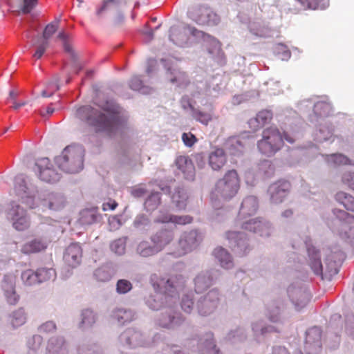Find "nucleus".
Returning a JSON list of instances; mask_svg holds the SVG:
<instances>
[{"label": "nucleus", "instance_id": "1", "mask_svg": "<svg viewBox=\"0 0 354 354\" xmlns=\"http://www.w3.org/2000/svg\"><path fill=\"white\" fill-rule=\"evenodd\" d=\"M100 106L104 113L90 105L80 106L75 109V117L96 132L111 136L122 135L130 128L129 113L115 101L107 100Z\"/></svg>", "mask_w": 354, "mask_h": 354}, {"label": "nucleus", "instance_id": "2", "mask_svg": "<svg viewBox=\"0 0 354 354\" xmlns=\"http://www.w3.org/2000/svg\"><path fill=\"white\" fill-rule=\"evenodd\" d=\"M156 274L151 277L154 292L145 297L146 306L152 310L171 307L178 299V290L184 286L185 279L181 274L170 277L166 281H155Z\"/></svg>", "mask_w": 354, "mask_h": 354}, {"label": "nucleus", "instance_id": "3", "mask_svg": "<svg viewBox=\"0 0 354 354\" xmlns=\"http://www.w3.org/2000/svg\"><path fill=\"white\" fill-rule=\"evenodd\" d=\"M185 33L180 34L182 38L176 37L177 29L175 27L170 28L169 39L176 45L179 46H185L187 44V39L185 36L187 30L197 42H203L207 48L209 55L218 62H222L223 53L221 50L220 42L214 37L204 32L202 30L196 29L190 25H186L184 28Z\"/></svg>", "mask_w": 354, "mask_h": 354}, {"label": "nucleus", "instance_id": "4", "mask_svg": "<svg viewBox=\"0 0 354 354\" xmlns=\"http://www.w3.org/2000/svg\"><path fill=\"white\" fill-rule=\"evenodd\" d=\"M240 187V181L236 170L227 171L222 178L217 180L210 194L213 207L220 209L223 203L232 199Z\"/></svg>", "mask_w": 354, "mask_h": 354}, {"label": "nucleus", "instance_id": "5", "mask_svg": "<svg viewBox=\"0 0 354 354\" xmlns=\"http://www.w3.org/2000/svg\"><path fill=\"white\" fill-rule=\"evenodd\" d=\"M307 251L309 257V265L316 275L323 276L324 274L326 277H330L338 273L344 258L342 252L339 251L328 254L324 261V265H323L320 259L319 252L314 246H308Z\"/></svg>", "mask_w": 354, "mask_h": 354}, {"label": "nucleus", "instance_id": "6", "mask_svg": "<svg viewBox=\"0 0 354 354\" xmlns=\"http://www.w3.org/2000/svg\"><path fill=\"white\" fill-rule=\"evenodd\" d=\"M283 139L292 144L295 138L285 132L283 136L276 127L265 129L262 132V138L257 143L259 153L266 157H272L281 150L283 145Z\"/></svg>", "mask_w": 354, "mask_h": 354}, {"label": "nucleus", "instance_id": "7", "mask_svg": "<svg viewBox=\"0 0 354 354\" xmlns=\"http://www.w3.org/2000/svg\"><path fill=\"white\" fill-rule=\"evenodd\" d=\"M84 150L80 145H69L55 159L56 165L66 173L75 174L84 167Z\"/></svg>", "mask_w": 354, "mask_h": 354}, {"label": "nucleus", "instance_id": "8", "mask_svg": "<svg viewBox=\"0 0 354 354\" xmlns=\"http://www.w3.org/2000/svg\"><path fill=\"white\" fill-rule=\"evenodd\" d=\"M155 340L136 328H127L118 337L119 346L133 349L153 346Z\"/></svg>", "mask_w": 354, "mask_h": 354}, {"label": "nucleus", "instance_id": "9", "mask_svg": "<svg viewBox=\"0 0 354 354\" xmlns=\"http://www.w3.org/2000/svg\"><path fill=\"white\" fill-rule=\"evenodd\" d=\"M334 220L330 225L331 230L343 239H354V215L335 208L333 209Z\"/></svg>", "mask_w": 354, "mask_h": 354}, {"label": "nucleus", "instance_id": "10", "mask_svg": "<svg viewBox=\"0 0 354 354\" xmlns=\"http://www.w3.org/2000/svg\"><path fill=\"white\" fill-rule=\"evenodd\" d=\"M221 297V292L217 288H213L200 296L195 305V310L198 315L206 317L214 314L220 305Z\"/></svg>", "mask_w": 354, "mask_h": 354}, {"label": "nucleus", "instance_id": "11", "mask_svg": "<svg viewBox=\"0 0 354 354\" xmlns=\"http://www.w3.org/2000/svg\"><path fill=\"white\" fill-rule=\"evenodd\" d=\"M15 190L17 195L21 197L30 208L37 206V199L40 192L36 185L23 174H19L15 177Z\"/></svg>", "mask_w": 354, "mask_h": 354}, {"label": "nucleus", "instance_id": "12", "mask_svg": "<svg viewBox=\"0 0 354 354\" xmlns=\"http://www.w3.org/2000/svg\"><path fill=\"white\" fill-rule=\"evenodd\" d=\"M185 322V317L178 310V301L174 303L173 306L167 307L155 318L156 325L168 330H176L180 327Z\"/></svg>", "mask_w": 354, "mask_h": 354}, {"label": "nucleus", "instance_id": "13", "mask_svg": "<svg viewBox=\"0 0 354 354\" xmlns=\"http://www.w3.org/2000/svg\"><path fill=\"white\" fill-rule=\"evenodd\" d=\"M6 219L12 223V227L18 231L27 229L30 219L26 210L19 203L12 201L5 209Z\"/></svg>", "mask_w": 354, "mask_h": 354}, {"label": "nucleus", "instance_id": "14", "mask_svg": "<svg viewBox=\"0 0 354 354\" xmlns=\"http://www.w3.org/2000/svg\"><path fill=\"white\" fill-rule=\"evenodd\" d=\"M226 239L232 250L239 257L248 255L253 248L245 232L229 231L226 233Z\"/></svg>", "mask_w": 354, "mask_h": 354}, {"label": "nucleus", "instance_id": "15", "mask_svg": "<svg viewBox=\"0 0 354 354\" xmlns=\"http://www.w3.org/2000/svg\"><path fill=\"white\" fill-rule=\"evenodd\" d=\"M288 295L297 310L304 308L310 301V292L301 282L290 284L287 290Z\"/></svg>", "mask_w": 354, "mask_h": 354}, {"label": "nucleus", "instance_id": "16", "mask_svg": "<svg viewBox=\"0 0 354 354\" xmlns=\"http://www.w3.org/2000/svg\"><path fill=\"white\" fill-rule=\"evenodd\" d=\"M221 276L217 269L203 270L198 273L193 279L194 290L196 294H201L213 286Z\"/></svg>", "mask_w": 354, "mask_h": 354}, {"label": "nucleus", "instance_id": "17", "mask_svg": "<svg viewBox=\"0 0 354 354\" xmlns=\"http://www.w3.org/2000/svg\"><path fill=\"white\" fill-rule=\"evenodd\" d=\"M188 17L198 25L215 26L220 21L219 16L207 6H199L188 12Z\"/></svg>", "mask_w": 354, "mask_h": 354}, {"label": "nucleus", "instance_id": "18", "mask_svg": "<svg viewBox=\"0 0 354 354\" xmlns=\"http://www.w3.org/2000/svg\"><path fill=\"white\" fill-rule=\"evenodd\" d=\"M313 105V115H310L312 122H317L319 118L328 116L332 112V106L325 100L315 101V99L302 100L299 104L301 111H305L306 108H311Z\"/></svg>", "mask_w": 354, "mask_h": 354}, {"label": "nucleus", "instance_id": "19", "mask_svg": "<svg viewBox=\"0 0 354 354\" xmlns=\"http://www.w3.org/2000/svg\"><path fill=\"white\" fill-rule=\"evenodd\" d=\"M241 227L242 229L261 237H269L274 230L271 223L262 217H257L243 222L241 224Z\"/></svg>", "mask_w": 354, "mask_h": 354}, {"label": "nucleus", "instance_id": "20", "mask_svg": "<svg viewBox=\"0 0 354 354\" xmlns=\"http://www.w3.org/2000/svg\"><path fill=\"white\" fill-rule=\"evenodd\" d=\"M34 170L41 180L48 183H57L61 178L60 174L53 169L48 158L37 159Z\"/></svg>", "mask_w": 354, "mask_h": 354}, {"label": "nucleus", "instance_id": "21", "mask_svg": "<svg viewBox=\"0 0 354 354\" xmlns=\"http://www.w3.org/2000/svg\"><path fill=\"white\" fill-rule=\"evenodd\" d=\"M192 351L200 354H222L216 346L214 333L211 331L200 335L197 341V346L192 348Z\"/></svg>", "mask_w": 354, "mask_h": 354}, {"label": "nucleus", "instance_id": "22", "mask_svg": "<svg viewBox=\"0 0 354 354\" xmlns=\"http://www.w3.org/2000/svg\"><path fill=\"white\" fill-rule=\"evenodd\" d=\"M322 331L315 326L306 332L304 348L306 354H318L322 349Z\"/></svg>", "mask_w": 354, "mask_h": 354}, {"label": "nucleus", "instance_id": "23", "mask_svg": "<svg viewBox=\"0 0 354 354\" xmlns=\"http://www.w3.org/2000/svg\"><path fill=\"white\" fill-rule=\"evenodd\" d=\"M290 189V183L284 180L271 184L268 189L270 201L272 204L281 203L288 196Z\"/></svg>", "mask_w": 354, "mask_h": 354}, {"label": "nucleus", "instance_id": "24", "mask_svg": "<svg viewBox=\"0 0 354 354\" xmlns=\"http://www.w3.org/2000/svg\"><path fill=\"white\" fill-rule=\"evenodd\" d=\"M202 240V234L198 230H193L183 232L179 239L178 244L183 253L186 254L197 248Z\"/></svg>", "mask_w": 354, "mask_h": 354}, {"label": "nucleus", "instance_id": "25", "mask_svg": "<svg viewBox=\"0 0 354 354\" xmlns=\"http://www.w3.org/2000/svg\"><path fill=\"white\" fill-rule=\"evenodd\" d=\"M39 201L44 207L54 211L62 209L66 204L64 195L57 192H41L37 202Z\"/></svg>", "mask_w": 354, "mask_h": 354}, {"label": "nucleus", "instance_id": "26", "mask_svg": "<svg viewBox=\"0 0 354 354\" xmlns=\"http://www.w3.org/2000/svg\"><path fill=\"white\" fill-rule=\"evenodd\" d=\"M161 62L167 71L168 78L171 83L177 86H185L189 83V78L185 72L171 66L170 59H161Z\"/></svg>", "mask_w": 354, "mask_h": 354}, {"label": "nucleus", "instance_id": "27", "mask_svg": "<svg viewBox=\"0 0 354 354\" xmlns=\"http://www.w3.org/2000/svg\"><path fill=\"white\" fill-rule=\"evenodd\" d=\"M1 290L7 303L10 305H16L19 299V295L16 292L15 280L14 277L6 276L1 282Z\"/></svg>", "mask_w": 354, "mask_h": 354}, {"label": "nucleus", "instance_id": "28", "mask_svg": "<svg viewBox=\"0 0 354 354\" xmlns=\"http://www.w3.org/2000/svg\"><path fill=\"white\" fill-rule=\"evenodd\" d=\"M259 209V200L255 196L250 195L245 197L239 208V219L244 218L255 214Z\"/></svg>", "mask_w": 354, "mask_h": 354}, {"label": "nucleus", "instance_id": "29", "mask_svg": "<svg viewBox=\"0 0 354 354\" xmlns=\"http://www.w3.org/2000/svg\"><path fill=\"white\" fill-rule=\"evenodd\" d=\"M82 250L77 243L68 245L64 254V261L70 267L75 268L81 262Z\"/></svg>", "mask_w": 354, "mask_h": 354}, {"label": "nucleus", "instance_id": "30", "mask_svg": "<svg viewBox=\"0 0 354 354\" xmlns=\"http://www.w3.org/2000/svg\"><path fill=\"white\" fill-rule=\"evenodd\" d=\"M135 316L133 310L124 308H115L109 313V318L121 326L132 322Z\"/></svg>", "mask_w": 354, "mask_h": 354}, {"label": "nucleus", "instance_id": "31", "mask_svg": "<svg viewBox=\"0 0 354 354\" xmlns=\"http://www.w3.org/2000/svg\"><path fill=\"white\" fill-rule=\"evenodd\" d=\"M174 237V234L172 230L162 228L153 234L150 239L160 252L173 241Z\"/></svg>", "mask_w": 354, "mask_h": 354}, {"label": "nucleus", "instance_id": "32", "mask_svg": "<svg viewBox=\"0 0 354 354\" xmlns=\"http://www.w3.org/2000/svg\"><path fill=\"white\" fill-rule=\"evenodd\" d=\"M250 32L257 37H268L272 34V30L269 25L261 19L250 21L248 25Z\"/></svg>", "mask_w": 354, "mask_h": 354}, {"label": "nucleus", "instance_id": "33", "mask_svg": "<svg viewBox=\"0 0 354 354\" xmlns=\"http://www.w3.org/2000/svg\"><path fill=\"white\" fill-rule=\"evenodd\" d=\"M47 354H69L68 346L63 337H52L48 339Z\"/></svg>", "mask_w": 354, "mask_h": 354}, {"label": "nucleus", "instance_id": "34", "mask_svg": "<svg viewBox=\"0 0 354 354\" xmlns=\"http://www.w3.org/2000/svg\"><path fill=\"white\" fill-rule=\"evenodd\" d=\"M178 169L183 177L188 180H193L195 176V169L193 162L186 156H179L176 160Z\"/></svg>", "mask_w": 354, "mask_h": 354}, {"label": "nucleus", "instance_id": "35", "mask_svg": "<svg viewBox=\"0 0 354 354\" xmlns=\"http://www.w3.org/2000/svg\"><path fill=\"white\" fill-rule=\"evenodd\" d=\"M101 218L97 207L86 208L80 212L78 223L82 226H88L99 223Z\"/></svg>", "mask_w": 354, "mask_h": 354}, {"label": "nucleus", "instance_id": "36", "mask_svg": "<svg viewBox=\"0 0 354 354\" xmlns=\"http://www.w3.org/2000/svg\"><path fill=\"white\" fill-rule=\"evenodd\" d=\"M98 316L91 308H85L81 311L80 321L78 324L80 329L85 330L92 328L96 324Z\"/></svg>", "mask_w": 354, "mask_h": 354}, {"label": "nucleus", "instance_id": "37", "mask_svg": "<svg viewBox=\"0 0 354 354\" xmlns=\"http://www.w3.org/2000/svg\"><path fill=\"white\" fill-rule=\"evenodd\" d=\"M225 149L230 156H240L245 151V143L239 137H230L225 142Z\"/></svg>", "mask_w": 354, "mask_h": 354}, {"label": "nucleus", "instance_id": "38", "mask_svg": "<svg viewBox=\"0 0 354 354\" xmlns=\"http://www.w3.org/2000/svg\"><path fill=\"white\" fill-rule=\"evenodd\" d=\"M209 165L214 171L220 170L226 162L225 151L221 148H216L208 156Z\"/></svg>", "mask_w": 354, "mask_h": 354}, {"label": "nucleus", "instance_id": "39", "mask_svg": "<svg viewBox=\"0 0 354 354\" xmlns=\"http://www.w3.org/2000/svg\"><path fill=\"white\" fill-rule=\"evenodd\" d=\"M213 255L223 268L229 270L234 267L232 257L226 249L217 247L213 251Z\"/></svg>", "mask_w": 354, "mask_h": 354}, {"label": "nucleus", "instance_id": "40", "mask_svg": "<svg viewBox=\"0 0 354 354\" xmlns=\"http://www.w3.org/2000/svg\"><path fill=\"white\" fill-rule=\"evenodd\" d=\"M115 274V270L111 263H107L97 268L93 276L95 279L100 282H107L111 279Z\"/></svg>", "mask_w": 354, "mask_h": 354}, {"label": "nucleus", "instance_id": "41", "mask_svg": "<svg viewBox=\"0 0 354 354\" xmlns=\"http://www.w3.org/2000/svg\"><path fill=\"white\" fill-rule=\"evenodd\" d=\"M325 161L330 167H337L339 165H354V162L347 156L342 153H331L323 155Z\"/></svg>", "mask_w": 354, "mask_h": 354}, {"label": "nucleus", "instance_id": "42", "mask_svg": "<svg viewBox=\"0 0 354 354\" xmlns=\"http://www.w3.org/2000/svg\"><path fill=\"white\" fill-rule=\"evenodd\" d=\"M282 304L278 301L270 304L267 309V317L273 323H281L282 318Z\"/></svg>", "mask_w": 354, "mask_h": 354}, {"label": "nucleus", "instance_id": "43", "mask_svg": "<svg viewBox=\"0 0 354 354\" xmlns=\"http://www.w3.org/2000/svg\"><path fill=\"white\" fill-rule=\"evenodd\" d=\"M136 252L140 257L146 258L152 257L160 252V251L153 243L142 241L137 245Z\"/></svg>", "mask_w": 354, "mask_h": 354}, {"label": "nucleus", "instance_id": "44", "mask_svg": "<svg viewBox=\"0 0 354 354\" xmlns=\"http://www.w3.org/2000/svg\"><path fill=\"white\" fill-rule=\"evenodd\" d=\"M27 317L23 308H19L9 315L8 321L13 328H17L26 322Z\"/></svg>", "mask_w": 354, "mask_h": 354}, {"label": "nucleus", "instance_id": "45", "mask_svg": "<svg viewBox=\"0 0 354 354\" xmlns=\"http://www.w3.org/2000/svg\"><path fill=\"white\" fill-rule=\"evenodd\" d=\"M188 104L192 111V116L195 120L206 126L212 121L213 117L212 111H203L200 109L194 108L189 103H188Z\"/></svg>", "mask_w": 354, "mask_h": 354}, {"label": "nucleus", "instance_id": "46", "mask_svg": "<svg viewBox=\"0 0 354 354\" xmlns=\"http://www.w3.org/2000/svg\"><path fill=\"white\" fill-rule=\"evenodd\" d=\"M335 201L343 205L347 211L354 212V196L343 191L337 192L335 195Z\"/></svg>", "mask_w": 354, "mask_h": 354}, {"label": "nucleus", "instance_id": "47", "mask_svg": "<svg viewBox=\"0 0 354 354\" xmlns=\"http://www.w3.org/2000/svg\"><path fill=\"white\" fill-rule=\"evenodd\" d=\"M257 172L262 178H270L274 173V166L271 160H263L258 164Z\"/></svg>", "mask_w": 354, "mask_h": 354}, {"label": "nucleus", "instance_id": "48", "mask_svg": "<svg viewBox=\"0 0 354 354\" xmlns=\"http://www.w3.org/2000/svg\"><path fill=\"white\" fill-rule=\"evenodd\" d=\"M188 196L184 188L178 187L172 195V202L178 209H184L187 205Z\"/></svg>", "mask_w": 354, "mask_h": 354}, {"label": "nucleus", "instance_id": "49", "mask_svg": "<svg viewBox=\"0 0 354 354\" xmlns=\"http://www.w3.org/2000/svg\"><path fill=\"white\" fill-rule=\"evenodd\" d=\"M334 128L331 126L320 125L315 134V140L319 142L330 140L333 142Z\"/></svg>", "mask_w": 354, "mask_h": 354}, {"label": "nucleus", "instance_id": "50", "mask_svg": "<svg viewBox=\"0 0 354 354\" xmlns=\"http://www.w3.org/2000/svg\"><path fill=\"white\" fill-rule=\"evenodd\" d=\"M43 337L39 335H33L26 341L28 354H38L41 349Z\"/></svg>", "mask_w": 354, "mask_h": 354}, {"label": "nucleus", "instance_id": "51", "mask_svg": "<svg viewBox=\"0 0 354 354\" xmlns=\"http://www.w3.org/2000/svg\"><path fill=\"white\" fill-rule=\"evenodd\" d=\"M75 354H104L102 348L93 343H82L76 348Z\"/></svg>", "mask_w": 354, "mask_h": 354}, {"label": "nucleus", "instance_id": "52", "mask_svg": "<svg viewBox=\"0 0 354 354\" xmlns=\"http://www.w3.org/2000/svg\"><path fill=\"white\" fill-rule=\"evenodd\" d=\"M39 283L50 280H55L57 276L55 270L53 268L41 267L36 270Z\"/></svg>", "mask_w": 354, "mask_h": 354}, {"label": "nucleus", "instance_id": "53", "mask_svg": "<svg viewBox=\"0 0 354 354\" xmlns=\"http://www.w3.org/2000/svg\"><path fill=\"white\" fill-rule=\"evenodd\" d=\"M151 225L150 218L143 214H138L133 222V226L138 231L145 232L147 231Z\"/></svg>", "mask_w": 354, "mask_h": 354}, {"label": "nucleus", "instance_id": "54", "mask_svg": "<svg viewBox=\"0 0 354 354\" xmlns=\"http://www.w3.org/2000/svg\"><path fill=\"white\" fill-rule=\"evenodd\" d=\"M195 305L194 295L192 292H189L183 295L180 301V307L185 313H192L195 309Z\"/></svg>", "mask_w": 354, "mask_h": 354}, {"label": "nucleus", "instance_id": "55", "mask_svg": "<svg viewBox=\"0 0 354 354\" xmlns=\"http://www.w3.org/2000/svg\"><path fill=\"white\" fill-rule=\"evenodd\" d=\"M227 338L234 343L243 342L248 338L247 330L243 327H236L227 333Z\"/></svg>", "mask_w": 354, "mask_h": 354}, {"label": "nucleus", "instance_id": "56", "mask_svg": "<svg viewBox=\"0 0 354 354\" xmlns=\"http://www.w3.org/2000/svg\"><path fill=\"white\" fill-rule=\"evenodd\" d=\"M129 84L132 90L137 91L142 94H149L152 91L150 86L144 85L142 80L137 75L133 76L131 78Z\"/></svg>", "mask_w": 354, "mask_h": 354}, {"label": "nucleus", "instance_id": "57", "mask_svg": "<svg viewBox=\"0 0 354 354\" xmlns=\"http://www.w3.org/2000/svg\"><path fill=\"white\" fill-rule=\"evenodd\" d=\"M46 248V245L45 243L40 240L35 239L25 243L21 248V252L24 254L35 253L40 252Z\"/></svg>", "mask_w": 354, "mask_h": 354}, {"label": "nucleus", "instance_id": "58", "mask_svg": "<svg viewBox=\"0 0 354 354\" xmlns=\"http://www.w3.org/2000/svg\"><path fill=\"white\" fill-rule=\"evenodd\" d=\"M127 237H121L112 241L110 244V249L116 255L124 254L127 245Z\"/></svg>", "mask_w": 354, "mask_h": 354}, {"label": "nucleus", "instance_id": "59", "mask_svg": "<svg viewBox=\"0 0 354 354\" xmlns=\"http://www.w3.org/2000/svg\"><path fill=\"white\" fill-rule=\"evenodd\" d=\"M160 203V194L159 192L151 193L145 202V208L147 212L154 211Z\"/></svg>", "mask_w": 354, "mask_h": 354}, {"label": "nucleus", "instance_id": "60", "mask_svg": "<svg viewBox=\"0 0 354 354\" xmlns=\"http://www.w3.org/2000/svg\"><path fill=\"white\" fill-rule=\"evenodd\" d=\"M21 279L26 286H31L39 283L36 271L31 269L23 271L21 274Z\"/></svg>", "mask_w": 354, "mask_h": 354}, {"label": "nucleus", "instance_id": "61", "mask_svg": "<svg viewBox=\"0 0 354 354\" xmlns=\"http://www.w3.org/2000/svg\"><path fill=\"white\" fill-rule=\"evenodd\" d=\"M274 53L281 60H288L291 54L288 47L281 43L277 44L274 46Z\"/></svg>", "mask_w": 354, "mask_h": 354}, {"label": "nucleus", "instance_id": "62", "mask_svg": "<svg viewBox=\"0 0 354 354\" xmlns=\"http://www.w3.org/2000/svg\"><path fill=\"white\" fill-rule=\"evenodd\" d=\"M133 288L132 283L127 279H119L116 283V292L119 295H125Z\"/></svg>", "mask_w": 354, "mask_h": 354}, {"label": "nucleus", "instance_id": "63", "mask_svg": "<svg viewBox=\"0 0 354 354\" xmlns=\"http://www.w3.org/2000/svg\"><path fill=\"white\" fill-rule=\"evenodd\" d=\"M342 182L354 192V171H346L342 175Z\"/></svg>", "mask_w": 354, "mask_h": 354}, {"label": "nucleus", "instance_id": "64", "mask_svg": "<svg viewBox=\"0 0 354 354\" xmlns=\"http://www.w3.org/2000/svg\"><path fill=\"white\" fill-rule=\"evenodd\" d=\"M345 332L348 336L354 339V315H347L345 320Z\"/></svg>", "mask_w": 354, "mask_h": 354}]
</instances>
